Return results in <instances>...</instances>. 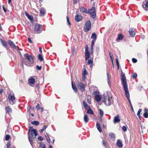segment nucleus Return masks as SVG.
Returning <instances> with one entry per match:
<instances>
[{
  "label": "nucleus",
  "instance_id": "nucleus-1",
  "mask_svg": "<svg viewBox=\"0 0 148 148\" xmlns=\"http://www.w3.org/2000/svg\"><path fill=\"white\" fill-rule=\"evenodd\" d=\"M28 134L29 140L31 144L32 145L33 143V140L35 138V137H34V135L35 136H37L36 131L32 127H29Z\"/></svg>",
  "mask_w": 148,
  "mask_h": 148
},
{
  "label": "nucleus",
  "instance_id": "nucleus-2",
  "mask_svg": "<svg viewBox=\"0 0 148 148\" xmlns=\"http://www.w3.org/2000/svg\"><path fill=\"white\" fill-rule=\"evenodd\" d=\"M103 102L106 105L109 106L112 103V97H108L106 95H103Z\"/></svg>",
  "mask_w": 148,
  "mask_h": 148
},
{
  "label": "nucleus",
  "instance_id": "nucleus-3",
  "mask_svg": "<svg viewBox=\"0 0 148 148\" xmlns=\"http://www.w3.org/2000/svg\"><path fill=\"white\" fill-rule=\"evenodd\" d=\"M25 58L27 60L28 62V64L27 63H25V64L27 66H29V64H32L34 62L33 58L32 56L29 55L28 54H25Z\"/></svg>",
  "mask_w": 148,
  "mask_h": 148
},
{
  "label": "nucleus",
  "instance_id": "nucleus-4",
  "mask_svg": "<svg viewBox=\"0 0 148 148\" xmlns=\"http://www.w3.org/2000/svg\"><path fill=\"white\" fill-rule=\"evenodd\" d=\"M88 12L92 18H95L96 17V9L94 7H92L91 9L89 10Z\"/></svg>",
  "mask_w": 148,
  "mask_h": 148
},
{
  "label": "nucleus",
  "instance_id": "nucleus-5",
  "mask_svg": "<svg viewBox=\"0 0 148 148\" xmlns=\"http://www.w3.org/2000/svg\"><path fill=\"white\" fill-rule=\"evenodd\" d=\"M91 27V22L90 21L88 20L85 23L84 27V30L85 32H87L89 31Z\"/></svg>",
  "mask_w": 148,
  "mask_h": 148
},
{
  "label": "nucleus",
  "instance_id": "nucleus-6",
  "mask_svg": "<svg viewBox=\"0 0 148 148\" xmlns=\"http://www.w3.org/2000/svg\"><path fill=\"white\" fill-rule=\"evenodd\" d=\"M124 88V90L125 92L126 97L128 99L131 105V102L130 99V94L128 91V89L127 87V85H125L123 86Z\"/></svg>",
  "mask_w": 148,
  "mask_h": 148
},
{
  "label": "nucleus",
  "instance_id": "nucleus-7",
  "mask_svg": "<svg viewBox=\"0 0 148 148\" xmlns=\"http://www.w3.org/2000/svg\"><path fill=\"white\" fill-rule=\"evenodd\" d=\"M42 26L41 25L36 24L34 28V31L36 32L37 34L40 33L42 30Z\"/></svg>",
  "mask_w": 148,
  "mask_h": 148
},
{
  "label": "nucleus",
  "instance_id": "nucleus-8",
  "mask_svg": "<svg viewBox=\"0 0 148 148\" xmlns=\"http://www.w3.org/2000/svg\"><path fill=\"white\" fill-rule=\"evenodd\" d=\"M8 98L9 101L11 104L12 105L15 103V97L14 96L9 95L8 96Z\"/></svg>",
  "mask_w": 148,
  "mask_h": 148
},
{
  "label": "nucleus",
  "instance_id": "nucleus-9",
  "mask_svg": "<svg viewBox=\"0 0 148 148\" xmlns=\"http://www.w3.org/2000/svg\"><path fill=\"white\" fill-rule=\"evenodd\" d=\"M77 88L81 91H83L84 90L85 85L83 83L79 82L77 84Z\"/></svg>",
  "mask_w": 148,
  "mask_h": 148
},
{
  "label": "nucleus",
  "instance_id": "nucleus-10",
  "mask_svg": "<svg viewBox=\"0 0 148 148\" xmlns=\"http://www.w3.org/2000/svg\"><path fill=\"white\" fill-rule=\"evenodd\" d=\"M121 80L123 86L127 85L126 79L125 75L123 73L121 74Z\"/></svg>",
  "mask_w": 148,
  "mask_h": 148
},
{
  "label": "nucleus",
  "instance_id": "nucleus-11",
  "mask_svg": "<svg viewBox=\"0 0 148 148\" xmlns=\"http://www.w3.org/2000/svg\"><path fill=\"white\" fill-rule=\"evenodd\" d=\"M129 32L130 33V36L132 37H134L135 35V29L134 28H132L129 30Z\"/></svg>",
  "mask_w": 148,
  "mask_h": 148
},
{
  "label": "nucleus",
  "instance_id": "nucleus-12",
  "mask_svg": "<svg viewBox=\"0 0 148 148\" xmlns=\"http://www.w3.org/2000/svg\"><path fill=\"white\" fill-rule=\"evenodd\" d=\"M120 121V119L119 116L118 115H117L114 117L113 121L114 123H116L117 122H119Z\"/></svg>",
  "mask_w": 148,
  "mask_h": 148
},
{
  "label": "nucleus",
  "instance_id": "nucleus-13",
  "mask_svg": "<svg viewBox=\"0 0 148 148\" xmlns=\"http://www.w3.org/2000/svg\"><path fill=\"white\" fill-rule=\"evenodd\" d=\"M40 15L41 16H43L45 13V9L44 8H41L40 10Z\"/></svg>",
  "mask_w": 148,
  "mask_h": 148
},
{
  "label": "nucleus",
  "instance_id": "nucleus-14",
  "mask_svg": "<svg viewBox=\"0 0 148 148\" xmlns=\"http://www.w3.org/2000/svg\"><path fill=\"white\" fill-rule=\"evenodd\" d=\"M75 20L77 22H79L82 19V17L80 15L77 14L75 17Z\"/></svg>",
  "mask_w": 148,
  "mask_h": 148
},
{
  "label": "nucleus",
  "instance_id": "nucleus-15",
  "mask_svg": "<svg viewBox=\"0 0 148 148\" xmlns=\"http://www.w3.org/2000/svg\"><path fill=\"white\" fill-rule=\"evenodd\" d=\"M142 6L144 10L145 11L148 10V1L145 4H143L142 5Z\"/></svg>",
  "mask_w": 148,
  "mask_h": 148
},
{
  "label": "nucleus",
  "instance_id": "nucleus-16",
  "mask_svg": "<svg viewBox=\"0 0 148 148\" xmlns=\"http://www.w3.org/2000/svg\"><path fill=\"white\" fill-rule=\"evenodd\" d=\"M117 145L119 147H123V143L122 141L120 140H118L116 143Z\"/></svg>",
  "mask_w": 148,
  "mask_h": 148
},
{
  "label": "nucleus",
  "instance_id": "nucleus-17",
  "mask_svg": "<svg viewBox=\"0 0 148 148\" xmlns=\"http://www.w3.org/2000/svg\"><path fill=\"white\" fill-rule=\"evenodd\" d=\"M93 59L92 58H91L90 59H89L88 61V64H90V67L91 68H92V67L93 65Z\"/></svg>",
  "mask_w": 148,
  "mask_h": 148
},
{
  "label": "nucleus",
  "instance_id": "nucleus-18",
  "mask_svg": "<svg viewBox=\"0 0 148 148\" xmlns=\"http://www.w3.org/2000/svg\"><path fill=\"white\" fill-rule=\"evenodd\" d=\"M29 82L30 84H33L35 83V80L33 77H31L29 79Z\"/></svg>",
  "mask_w": 148,
  "mask_h": 148
},
{
  "label": "nucleus",
  "instance_id": "nucleus-19",
  "mask_svg": "<svg viewBox=\"0 0 148 148\" xmlns=\"http://www.w3.org/2000/svg\"><path fill=\"white\" fill-rule=\"evenodd\" d=\"M84 122L86 123H87L89 120L88 115H87L85 113H84Z\"/></svg>",
  "mask_w": 148,
  "mask_h": 148
},
{
  "label": "nucleus",
  "instance_id": "nucleus-20",
  "mask_svg": "<svg viewBox=\"0 0 148 148\" xmlns=\"http://www.w3.org/2000/svg\"><path fill=\"white\" fill-rule=\"evenodd\" d=\"M95 98L96 101L98 102H99L101 99V97L100 95L95 96Z\"/></svg>",
  "mask_w": 148,
  "mask_h": 148
},
{
  "label": "nucleus",
  "instance_id": "nucleus-21",
  "mask_svg": "<svg viewBox=\"0 0 148 148\" xmlns=\"http://www.w3.org/2000/svg\"><path fill=\"white\" fill-rule=\"evenodd\" d=\"M80 10L82 12H84L86 14L88 13V12L87 10L84 7H81L80 8Z\"/></svg>",
  "mask_w": 148,
  "mask_h": 148
},
{
  "label": "nucleus",
  "instance_id": "nucleus-22",
  "mask_svg": "<svg viewBox=\"0 0 148 148\" xmlns=\"http://www.w3.org/2000/svg\"><path fill=\"white\" fill-rule=\"evenodd\" d=\"M72 86L73 90L75 92H76L77 91V88L76 85H75V83H74V84H73V82H72Z\"/></svg>",
  "mask_w": 148,
  "mask_h": 148
},
{
  "label": "nucleus",
  "instance_id": "nucleus-23",
  "mask_svg": "<svg viewBox=\"0 0 148 148\" xmlns=\"http://www.w3.org/2000/svg\"><path fill=\"white\" fill-rule=\"evenodd\" d=\"M8 43L10 45V46L13 48H15L16 46L13 43V42L11 41L10 40L9 41Z\"/></svg>",
  "mask_w": 148,
  "mask_h": 148
},
{
  "label": "nucleus",
  "instance_id": "nucleus-24",
  "mask_svg": "<svg viewBox=\"0 0 148 148\" xmlns=\"http://www.w3.org/2000/svg\"><path fill=\"white\" fill-rule=\"evenodd\" d=\"M83 103L84 107L86 109H87L88 108H90V107L88 105V104H87L86 102L85 101H83Z\"/></svg>",
  "mask_w": 148,
  "mask_h": 148
},
{
  "label": "nucleus",
  "instance_id": "nucleus-25",
  "mask_svg": "<svg viewBox=\"0 0 148 148\" xmlns=\"http://www.w3.org/2000/svg\"><path fill=\"white\" fill-rule=\"evenodd\" d=\"M109 136L110 139H114L115 138V134L113 133H110L109 134Z\"/></svg>",
  "mask_w": 148,
  "mask_h": 148
},
{
  "label": "nucleus",
  "instance_id": "nucleus-26",
  "mask_svg": "<svg viewBox=\"0 0 148 148\" xmlns=\"http://www.w3.org/2000/svg\"><path fill=\"white\" fill-rule=\"evenodd\" d=\"M91 38L93 39L94 40H96L97 39V36L96 34L95 33H93L91 36Z\"/></svg>",
  "mask_w": 148,
  "mask_h": 148
},
{
  "label": "nucleus",
  "instance_id": "nucleus-27",
  "mask_svg": "<svg viewBox=\"0 0 148 148\" xmlns=\"http://www.w3.org/2000/svg\"><path fill=\"white\" fill-rule=\"evenodd\" d=\"M142 111V110L141 109H140L138 110L137 113V115L140 120L141 119L140 113Z\"/></svg>",
  "mask_w": 148,
  "mask_h": 148
},
{
  "label": "nucleus",
  "instance_id": "nucleus-28",
  "mask_svg": "<svg viewBox=\"0 0 148 148\" xmlns=\"http://www.w3.org/2000/svg\"><path fill=\"white\" fill-rule=\"evenodd\" d=\"M87 74L85 68H84L83 70L82 75H83V78L85 77V75Z\"/></svg>",
  "mask_w": 148,
  "mask_h": 148
},
{
  "label": "nucleus",
  "instance_id": "nucleus-29",
  "mask_svg": "<svg viewBox=\"0 0 148 148\" xmlns=\"http://www.w3.org/2000/svg\"><path fill=\"white\" fill-rule=\"evenodd\" d=\"M88 109L87 110V113L88 114H94V112L92 110L90 109V108H88Z\"/></svg>",
  "mask_w": 148,
  "mask_h": 148
},
{
  "label": "nucleus",
  "instance_id": "nucleus-30",
  "mask_svg": "<svg viewBox=\"0 0 148 148\" xmlns=\"http://www.w3.org/2000/svg\"><path fill=\"white\" fill-rule=\"evenodd\" d=\"M25 14L27 16L29 19L30 20H32L33 19L32 17L26 11L25 12Z\"/></svg>",
  "mask_w": 148,
  "mask_h": 148
},
{
  "label": "nucleus",
  "instance_id": "nucleus-31",
  "mask_svg": "<svg viewBox=\"0 0 148 148\" xmlns=\"http://www.w3.org/2000/svg\"><path fill=\"white\" fill-rule=\"evenodd\" d=\"M31 123L34 125H38L39 124V123L38 121H34L31 122Z\"/></svg>",
  "mask_w": 148,
  "mask_h": 148
},
{
  "label": "nucleus",
  "instance_id": "nucleus-32",
  "mask_svg": "<svg viewBox=\"0 0 148 148\" xmlns=\"http://www.w3.org/2000/svg\"><path fill=\"white\" fill-rule=\"evenodd\" d=\"M45 136L46 139L47 141L49 143H50V138H49L48 134H46L45 135Z\"/></svg>",
  "mask_w": 148,
  "mask_h": 148
},
{
  "label": "nucleus",
  "instance_id": "nucleus-33",
  "mask_svg": "<svg viewBox=\"0 0 148 148\" xmlns=\"http://www.w3.org/2000/svg\"><path fill=\"white\" fill-rule=\"evenodd\" d=\"M1 42L2 44H3V45L5 47L7 46V43L5 41L3 40L2 39H1Z\"/></svg>",
  "mask_w": 148,
  "mask_h": 148
},
{
  "label": "nucleus",
  "instance_id": "nucleus-34",
  "mask_svg": "<svg viewBox=\"0 0 148 148\" xmlns=\"http://www.w3.org/2000/svg\"><path fill=\"white\" fill-rule=\"evenodd\" d=\"M99 114L101 117V119H102V117H103V115L104 113H103V111L101 109H100L99 110Z\"/></svg>",
  "mask_w": 148,
  "mask_h": 148
},
{
  "label": "nucleus",
  "instance_id": "nucleus-35",
  "mask_svg": "<svg viewBox=\"0 0 148 148\" xmlns=\"http://www.w3.org/2000/svg\"><path fill=\"white\" fill-rule=\"evenodd\" d=\"M38 59L39 60L42 61L43 60V58L42 55L41 54H39L38 57Z\"/></svg>",
  "mask_w": 148,
  "mask_h": 148
},
{
  "label": "nucleus",
  "instance_id": "nucleus-36",
  "mask_svg": "<svg viewBox=\"0 0 148 148\" xmlns=\"http://www.w3.org/2000/svg\"><path fill=\"white\" fill-rule=\"evenodd\" d=\"M39 106L40 104L39 103H37V106H36V108L39 110H41L42 111L43 108H42L40 107Z\"/></svg>",
  "mask_w": 148,
  "mask_h": 148
},
{
  "label": "nucleus",
  "instance_id": "nucleus-37",
  "mask_svg": "<svg viewBox=\"0 0 148 148\" xmlns=\"http://www.w3.org/2000/svg\"><path fill=\"white\" fill-rule=\"evenodd\" d=\"M5 109L7 112H11L12 111V109L9 107H5Z\"/></svg>",
  "mask_w": 148,
  "mask_h": 148
},
{
  "label": "nucleus",
  "instance_id": "nucleus-38",
  "mask_svg": "<svg viewBox=\"0 0 148 148\" xmlns=\"http://www.w3.org/2000/svg\"><path fill=\"white\" fill-rule=\"evenodd\" d=\"M123 36L121 34H120L118 35L117 40H121L123 39Z\"/></svg>",
  "mask_w": 148,
  "mask_h": 148
},
{
  "label": "nucleus",
  "instance_id": "nucleus-39",
  "mask_svg": "<svg viewBox=\"0 0 148 148\" xmlns=\"http://www.w3.org/2000/svg\"><path fill=\"white\" fill-rule=\"evenodd\" d=\"M85 60L86 61L89 58L90 55L89 53H85Z\"/></svg>",
  "mask_w": 148,
  "mask_h": 148
},
{
  "label": "nucleus",
  "instance_id": "nucleus-40",
  "mask_svg": "<svg viewBox=\"0 0 148 148\" xmlns=\"http://www.w3.org/2000/svg\"><path fill=\"white\" fill-rule=\"evenodd\" d=\"M10 138V136L9 135L7 134L6 136L5 137V140H8Z\"/></svg>",
  "mask_w": 148,
  "mask_h": 148
},
{
  "label": "nucleus",
  "instance_id": "nucleus-41",
  "mask_svg": "<svg viewBox=\"0 0 148 148\" xmlns=\"http://www.w3.org/2000/svg\"><path fill=\"white\" fill-rule=\"evenodd\" d=\"M109 55H110V56L111 60L113 62V55L112 54V53L111 52H109Z\"/></svg>",
  "mask_w": 148,
  "mask_h": 148
},
{
  "label": "nucleus",
  "instance_id": "nucleus-42",
  "mask_svg": "<svg viewBox=\"0 0 148 148\" xmlns=\"http://www.w3.org/2000/svg\"><path fill=\"white\" fill-rule=\"evenodd\" d=\"M93 93L95 96H95H98L99 95V92L97 91H94Z\"/></svg>",
  "mask_w": 148,
  "mask_h": 148
},
{
  "label": "nucleus",
  "instance_id": "nucleus-43",
  "mask_svg": "<svg viewBox=\"0 0 148 148\" xmlns=\"http://www.w3.org/2000/svg\"><path fill=\"white\" fill-rule=\"evenodd\" d=\"M7 148H11V145L10 143L8 142L6 144Z\"/></svg>",
  "mask_w": 148,
  "mask_h": 148
},
{
  "label": "nucleus",
  "instance_id": "nucleus-44",
  "mask_svg": "<svg viewBox=\"0 0 148 148\" xmlns=\"http://www.w3.org/2000/svg\"><path fill=\"white\" fill-rule=\"evenodd\" d=\"M143 116L145 118H148V113H145L143 115Z\"/></svg>",
  "mask_w": 148,
  "mask_h": 148
},
{
  "label": "nucleus",
  "instance_id": "nucleus-45",
  "mask_svg": "<svg viewBox=\"0 0 148 148\" xmlns=\"http://www.w3.org/2000/svg\"><path fill=\"white\" fill-rule=\"evenodd\" d=\"M122 130L126 132L127 130V127L125 126H123L122 127Z\"/></svg>",
  "mask_w": 148,
  "mask_h": 148
},
{
  "label": "nucleus",
  "instance_id": "nucleus-46",
  "mask_svg": "<svg viewBox=\"0 0 148 148\" xmlns=\"http://www.w3.org/2000/svg\"><path fill=\"white\" fill-rule=\"evenodd\" d=\"M137 76V74L136 73H133V77L134 78H136Z\"/></svg>",
  "mask_w": 148,
  "mask_h": 148
},
{
  "label": "nucleus",
  "instance_id": "nucleus-47",
  "mask_svg": "<svg viewBox=\"0 0 148 148\" xmlns=\"http://www.w3.org/2000/svg\"><path fill=\"white\" fill-rule=\"evenodd\" d=\"M116 64H117V65L118 67V69H119V64L118 61V58H117L116 59Z\"/></svg>",
  "mask_w": 148,
  "mask_h": 148
},
{
  "label": "nucleus",
  "instance_id": "nucleus-48",
  "mask_svg": "<svg viewBox=\"0 0 148 148\" xmlns=\"http://www.w3.org/2000/svg\"><path fill=\"white\" fill-rule=\"evenodd\" d=\"M36 69L38 70H40L41 69V66H39L38 65L36 66Z\"/></svg>",
  "mask_w": 148,
  "mask_h": 148
},
{
  "label": "nucleus",
  "instance_id": "nucleus-49",
  "mask_svg": "<svg viewBox=\"0 0 148 148\" xmlns=\"http://www.w3.org/2000/svg\"><path fill=\"white\" fill-rule=\"evenodd\" d=\"M38 140H39L40 141H42L43 140V138L42 136H39L38 138Z\"/></svg>",
  "mask_w": 148,
  "mask_h": 148
},
{
  "label": "nucleus",
  "instance_id": "nucleus-50",
  "mask_svg": "<svg viewBox=\"0 0 148 148\" xmlns=\"http://www.w3.org/2000/svg\"><path fill=\"white\" fill-rule=\"evenodd\" d=\"M132 61L134 63H136L137 62V60L135 58H133Z\"/></svg>",
  "mask_w": 148,
  "mask_h": 148
},
{
  "label": "nucleus",
  "instance_id": "nucleus-51",
  "mask_svg": "<svg viewBox=\"0 0 148 148\" xmlns=\"http://www.w3.org/2000/svg\"><path fill=\"white\" fill-rule=\"evenodd\" d=\"M102 143H103V145H104V146H106V142L104 140H102Z\"/></svg>",
  "mask_w": 148,
  "mask_h": 148
},
{
  "label": "nucleus",
  "instance_id": "nucleus-52",
  "mask_svg": "<svg viewBox=\"0 0 148 148\" xmlns=\"http://www.w3.org/2000/svg\"><path fill=\"white\" fill-rule=\"evenodd\" d=\"M95 41H96V40H92V42H91V45H92V46L94 45L95 42Z\"/></svg>",
  "mask_w": 148,
  "mask_h": 148
},
{
  "label": "nucleus",
  "instance_id": "nucleus-53",
  "mask_svg": "<svg viewBox=\"0 0 148 148\" xmlns=\"http://www.w3.org/2000/svg\"><path fill=\"white\" fill-rule=\"evenodd\" d=\"M96 126V127H97V128H98L99 127H100V125L98 122H97V123Z\"/></svg>",
  "mask_w": 148,
  "mask_h": 148
},
{
  "label": "nucleus",
  "instance_id": "nucleus-54",
  "mask_svg": "<svg viewBox=\"0 0 148 148\" xmlns=\"http://www.w3.org/2000/svg\"><path fill=\"white\" fill-rule=\"evenodd\" d=\"M66 19H67V21L68 22L69 25H70V22H69V18L67 16V17H66Z\"/></svg>",
  "mask_w": 148,
  "mask_h": 148
},
{
  "label": "nucleus",
  "instance_id": "nucleus-55",
  "mask_svg": "<svg viewBox=\"0 0 148 148\" xmlns=\"http://www.w3.org/2000/svg\"><path fill=\"white\" fill-rule=\"evenodd\" d=\"M91 99L90 98L89 99H88L87 100V102L90 104H91Z\"/></svg>",
  "mask_w": 148,
  "mask_h": 148
},
{
  "label": "nucleus",
  "instance_id": "nucleus-56",
  "mask_svg": "<svg viewBox=\"0 0 148 148\" xmlns=\"http://www.w3.org/2000/svg\"><path fill=\"white\" fill-rule=\"evenodd\" d=\"M28 40L29 42L31 43H32V41L31 38H28Z\"/></svg>",
  "mask_w": 148,
  "mask_h": 148
},
{
  "label": "nucleus",
  "instance_id": "nucleus-57",
  "mask_svg": "<svg viewBox=\"0 0 148 148\" xmlns=\"http://www.w3.org/2000/svg\"><path fill=\"white\" fill-rule=\"evenodd\" d=\"M97 129L98 130V131L100 132H101V130L100 127H99L97 128Z\"/></svg>",
  "mask_w": 148,
  "mask_h": 148
},
{
  "label": "nucleus",
  "instance_id": "nucleus-58",
  "mask_svg": "<svg viewBox=\"0 0 148 148\" xmlns=\"http://www.w3.org/2000/svg\"><path fill=\"white\" fill-rule=\"evenodd\" d=\"M47 127V125H44L42 127V129L44 130Z\"/></svg>",
  "mask_w": 148,
  "mask_h": 148
},
{
  "label": "nucleus",
  "instance_id": "nucleus-59",
  "mask_svg": "<svg viewBox=\"0 0 148 148\" xmlns=\"http://www.w3.org/2000/svg\"><path fill=\"white\" fill-rule=\"evenodd\" d=\"M144 111L145 112V113L148 112V109L145 108L144 109Z\"/></svg>",
  "mask_w": 148,
  "mask_h": 148
},
{
  "label": "nucleus",
  "instance_id": "nucleus-60",
  "mask_svg": "<svg viewBox=\"0 0 148 148\" xmlns=\"http://www.w3.org/2000/svg\"><path fill=\"white\" fill-rule=\"evenodd\" d=\"M3 10L4 12H6V9H5L3 5Z\"/></svg>",
  "mask_w": 148,
  "mask_h": 148
},
{
  "label": "nucleus",
  "instance_id": "nucleus-61",
  "mask_svg": "<svg viewBox=\"0 0 148 148\" xmlns=\"http://www.w3.org/2000/svg\"><path fill=\"white\" fill-rule=\"evenodd\" d=\"M85 50H88V45H86L85 47Z\"/></svg>",
  "mask_w": 148,
  "mask_h": 148
},
{
  "label": "nucleus",
  "instance_id": "nucleus-62",
  "mask_svg": "<svg viewBox=\"0 0 148 148\" xmlns=\"http://www.w3.org/2000/svg\"><path fill=\"white\" fill-rule=\"evenodd\" d=\"M107 78H108V81H109V75L108 74V73H107Z\"/></svg>",
  "mask_w": 148,
  "mask_h": 148
},
{
  "label": "nucleus",
  "instance_id": "nucleus-63",
  "mask_svg": "<svg viewBox=\"0 0 148 148\" xmlns=\"http://www.w3.org/2000/svg\"><path fill=\"white\" fill-rule=\"evenodd\" d=\"M39 51L41 53L42 52V48L41 47H39Z\"/></svg>",
  "mask_w": 148,
  "mask_h": 148
},
{
  "label": "nucleus",
  "instance_id": "nucleus-64",
  "mask_svg": "<svg viewBox=\"0 0 148 148\" xmlns=\"http://www.w3.org/2000/svg\"><path fill=\"white\" fill-rule=\"evenodd\" d=\"M73 3H77V0H73Z\"/></svg>",
  "mask_w": 148,
  "mask_h": 148
}]
</instances>
